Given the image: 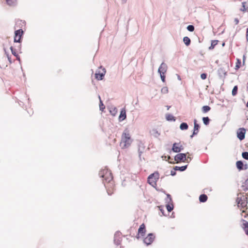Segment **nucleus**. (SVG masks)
I'll list each match as a JSON object with an SVG mask.
<instances>
[{"label": "nucleus", "instance_id": "obj_1", "mask_svg": "<svg viewBox=\"0 0 248 248\" xmlns=\"http://www.w3.org/2000/svg\"><path fill=\"white\" fill-rule=\"evenodd\" d=\"M99 175L100 177L103 179V183L106 188H108L109 186H113V177L109 170L107 169H103L99 171ZM107 191L108 195H112V192H111L108 188L107 189Z\"/></svg>", "mask_w": 248, "mask_h": 248}, {"label": "nucleus", "instance_id": "obj_2", "mask_svg": "<svg viewBox=\"0 0 248 248\" xmlns=\"http://www.w3.org/2000/svg\"><path fill=\"white\" fill-rule=\"evenodd\" d=\"M159 173L157 171H155V172L149 175L147 179V181L149 184H150L153 187L155 188L157 190H158L156 187V182L159 179Z\"/></svg>", "mask_w": 248, "mask_h": 248}, {"label": "nucleus", "instance_id": "obj_3", "mask_svg": "<svg viewBox=\"0 0 248 248\" xmlns=\"http://www.w3.org/2000/svg\"><path fill=\"white\" fill-rule=\"evenodd\" d=\"M187 153H179L177 155H176L174 156V160L176 162V163H178L179 162H186L187 163H189L188 160L186 159V155Z\"/></svg>", "mask_w": 248, "mask_h": 248}, {"label": "nucleus", "instance_id": "obj_4", "mask_svg": "<svg viewBox=\"0 0 248 248\" xmlns=\"http://www.w3.org/2000/svg\"><path fill=\"white\" fill-rule=\"evenodd\" d=\"M166 196L167 197L165 199L166 207L168 212H170L174 208L172 200L170 194H167Z\"/></svg>", "mask_w": 248, "mask_h": 248}, {"label": "nucleus", "instance_id": "obj_5", "mask_svg": "<svg viewBox=\"0 0 248 248\" xmlns=\"http://www.w3.org/2000/svg\"><path fill=\"white\" fill-rule=\"evenodd\" d=\"M23 34L24 31L21 29L15 31L14 42L20 43L22 42Z\"/></svg>", "mask_w": 248, "mask_h": 248}, {"label": "nucleus", "instance_id": "obj_6", "mask_svg": "<svg viewBox=\"0 0 248 248\" xmlns=\"http://www.w3.org/2000/svg\"><path fill=\"white\" fill-rule=\"evenodd\" d=\"M184 149V147L180 142H174L172 144L171 149L170 151V153L171 151L174 153H179L183 151Z\"/></svg>", "mask_w": 248, "mask_h": 248}, {"label": "nucleus", "instance_id": "obj_7", "mask_svg": "<svg viewBox=\"0 0 248 248\" xmlns=\"http://www.w3.org/2000/svg\"><path fill=\"white\" fill-rule=\"evenodd\" d=\"M246 129L244 127L239 128L236 131L237 138L242 141L245 138Z\"/></svg>", "mask_w": 248, "mask_h": 248}, {"label": "nucleus", "instance_id": "obj_8", "mask_svg": "<svg viewBox=\"0 0 248 248\" xmlns=\"http://www.w3.org/2000/svg\"><path fill=\"white\" fill-rule=\"evenodd\" d=\"M155 238V235L153 233H149L147 236L143 239V243L147 246L151 245Z\"/></svg>", "mask_w": 248, "mask_h": 248}, {"label": "nucleus", "instance_id": "obj_9", "mask_svg": "<svg viewBox=\"0 0 248 248\" xmlns=\"http://www.w3.org/2000/svg\"><path fill=\"white\" fill-rule=\"evenodd\" d=\"M122 241V233L119 232L117 231L116 232L114 235V243L117 245H120L121 243V242Z\"/></svg>", "mask_w": 248, "mask_h": 248}, {"label": "nucleus", "instance_id": "obj_10", "mask_svg": "<svg viewBox=\"0 0 248 248\" xmlns=\"http://www.w3.org/2000/svg\"><path fill=\"white\" fill-rule=\"evenodd\" d=\"M122 140L124 143V146L130 145L131 144L130 136L129 133H124L122 135Z\"/></svg>", "mask_w": 248, "mask_h": 248}, {"label": "nucleus", "instance_id": "obj_11", "mask_svg": "<svg viewBox=\"0 0 248 248\" xmlns=\"http://www.w3.org/2000/svg\"><path fill=\"white\" fill-rule=\"evenodd\" d=\"M146 232V227L144 223H142L140 226V227L138 229V233L136 236V238L139 239L140 238V234L143 236L145 235Z\"/></svg>", "mask_w": 248, "mask_h": 248}, {"label": "nucleus", "instance_id": "obj_12", "mask_svg": "<svg viewBox=\"0 0 248 248\" xmlns=\"http://www.w3.org/2000/svg\"><path fill=\"white\" fill-rule=\"evenodd\" d=\"M227 71L223 67H220L217 70V75L220 79L224 80L227 76Z\"/></svg>", "mask_w": 248, "mask_h": 248}, {"label": "nucleus", "instance_id": "obj_13", "mask_svg": "<svg viewBox=\"0 0 248 248\" xmlns=\"http://www.w3.org/2000/svg\"><path fill=\"white\" fill-rule=\"evenodd\" d=\"M106 72V70L105 68L102 69V72L99 71H96L95 74V78L98 80H102L104 78Z\"/></svg>", "mask_w": 248, "mask_h": 248}, {"label": "nucleus", "instance_id": "obj_14", "mask_svg": "<svg viewBox=\"0 0 248 248\" xmlns=\"http://www.w3.org/2000/svg\"><path fill=\"white\" fill-rule=\"evenodd\" d=\"M145 148L144 143L141 141H140L138 143V153L139 156L140 160L141 155L144 152Z\"/></svg>", "mask_w": 248, "mask_h": 248}, {"label": "nucleus", "instance_id": "obj_15", "mask_svg": "<svg viewBox=\"0 0 248 248\" xmlns=\"http://www.w3.org/2000/svg\"><path fill=\"white\" fill-rule=\"evenodd\" d=\"M167 70V65L165 63L163 62L158 68V73L159 74H161L162 72H163V74H165Z\"/></svg>", "mask_w": 248, "mask_h": 248}, {"label": "nucleus", "instance_id": "obj_16", "mask_svg": "<svg viewBox=\"0 0 248 248\" xmlns=\"http://www.w3.org/2000/svg\"><path fill=\"white\" fill-rule=\"evenodd\" d=\"M126 118V110L124 108L121 109L119 116V121L122 122Z\"/></svg>", "mask_w": 248, "mask_h": 248}, {"label": "nucleus", "instance_id": "obj_17", "mask_svg": "<svg viewBox=\"0 0 248 248\" xmlns=\"http://www.w3.org/2000/svg\"><path fill=\"white\" fill-rule=\"evenodd\" d=\"M194 128L193 132H194V135H197L199 131V129L200 128V125L197 123V121L196 119H194Z\"/></svg>", "mask_w": 248, "mask_h": 248}, {"label": "nucleus", "instance_id": "obj_18", "mask_svg": "<svg viewBox=\"0 0 248 248\" xmlns=\"http://www.w3.org/2000/svg\"><path fill=\"white\" fill-rule=\"evenodd\" d=\"M187 167H188V165H186L180 166V167L176 166L173 167V170H175L180 171L182 172V171H184L185 170H186V169L187 168Z\"/></svg>", "mask_w": 248, "mask_h": 248}, {"label": "nucleus", "instance_id": "obj_19", "mask_svg": "<svg viewBox=\"0 0 248 248\" xmlns=\"http://www.w3.org/2000/svg\"><path fill=\"white\" fill-rule=\"evenodd\" d=\"M236 166L237 169L239 170H243L244 162L242 160L237 161L236 162Z\"/></svg>", "mask_w": 248, "mask_h": 248}, {"label": "nucleus", "instance_id": "obj_20", "mask_svg": "<svg viewBox=\"0 0 248 248\" xmlns=\"http://www.w3.org/2000/svg\"><path fill=\"white\" fill-rule=\"evenodd\" d=\"M10 49L11 51L12 54L16 57V60H18L19 62L20 63L21 60L20 57L16 52V50L14 48L13 46H11Z\"/></svg>", "mask_w": 248, "mask_h": 248}, {"label": "nucleus", "instance_id": "obj_21", "mask_svg": "<svg viewBox=\"0 0 248 248\" xmlns=\"http://www.w3.org/2000/svg\"><path fill=\"white\" fill-rule=\"evenodd\" d=\"M208 199L207 196L204 194H201L199 196V201L201 202H205Z\"/></svg>", "mask_w": 248, "mask_h": 248}, {"label": "nucleus", "instance_id": "obj_22", "mask_svg": "<svg viewBox=\"0 0 248 248\" xmlns=\"http://www.w3.org/2000/svg\"><path fill=\"white\" fill-rule=\"evenodd\" d=\"M166 119L168 121H175L176 119L172 114H168L166 115Z\"/></svg>", "mask_w": 248, "mask_h": 248}, {"label": "nucleus", "instance_id": "obj_23", "mask_svg": "<svg viewBox=\"0 0 248 248\" xmlns=\"http://www.w3.org/2000/svg\"><path fill=\"white\" fill-rule=\"evenodd\" d=\"M188 125L186 123L183 122L180 125V129L181 130H186L188 129Z\"/></svg>", "mask_w": 248, "mask_h": 248}, {"label": "nucleus", "instance_id": "obj_24", "mask_svg": "<svg viewBox=\"0 0 248 248\" xmlns=\"http://www.w3.org/2000/svg\"><path fill=\"white\" fill-rule=\"evenodd\" d=\"M183 42L187 46H189L191 43L190 39L187 36H185L183 38Z\"/></svg>", "mask_w": 248, "mask_h": 248}, {"label": "nucleus", "instance_id": "obj_25", "mask_svg": "<svg viewBox=\"0 0 248 248\" xmlns=\"http://www.w3.org/2000/svg\"><path fill=\"white\" fill-rule=\"evenodd\" d=\"M151 134L152 136L156 138L160 135V133H159L156 129H152L151 131Z\"/></svg>", "mask_w": 248, "mask_h": 248}, {"label": "nucleus", "instance_id": "obj_26", "mask_svg": "<svg viewBox=\"0 0 248 248\" xmlns=\"http://www.w3.org/2000/svg\"><path fill=\"white\" fill-rule=\"evenodd\" d=\"M7 4L10 6H14L16 4L17 0H6Z\"/></svg>", "mask_w": 248, "mask_h": 248}, {"label": "nucleus", "instance_id": "obj_27", "mask_svg": "<svg viewBox=\"0 0 248 248\" xmlns=\"http://www.w3.org/2000/svg\"><path fill=\"white\" fill-rule=\"evenodd\" d=\"M218 41L217 40H212L211 41V46L209 47V49L211 50L214 49L215 46L217 44Z\"/></svg>", "mask_w": 248, "mask_h": 248}, {"label": "nucleus", "instance_id": "obj_28", "mask_svg": "<svg viewBox=\"0 0 248 248\" xmlns=\"http://www.w3.org/2000/svg\"><path fill=\"white\" fill-rule=\"evenodd\" d=\"M245 223H243V229L245 233L248 235V222L244 220Z\"/></svg>", "mask_w": 248, "mask_h": 248}, {"label": "nucleus", "instance_id": "obj_29", "mask_svg": "<svg viewBox=\"0 0 248 248\" xmlns=\"http://www.w3.org/2000/svg\"><path fill=\"white\" fill-rule=\"evenodd\" d=\"M203 124L205 125H207L209 124L210 119L208 117H203L202 119Z\"/></svg>", "mask_w": 248, "mask_h": 248}, {"label": "nucleus", "instance_id": "obj_30", "mask_svg": "<svg viewBox=\"0 0 248 248\" xmlns=\"http://www.w3.org/2000/svg\"><path fill=\"white\" fill-rule=\"evenodd\" d=\"M238 92V86L237 85H235L233 87L232 91V94L233 96H234L236 95Z\"/></svg>", "mask_w": 248, "mask_h": 248}, {"label": "nucleus", "instance_id": "obj_31", "mask_svg": "<svg viewBox=\"0 0 248 248\" xmlns=\"http://www.w3.org/2000/svg\"><path fill=\"white\" fill-rule=\"evenodd\" d=\"M202 111L203 113H207V112L210 111V110L211 109V108L209 106L205 105V106H203L202 107Z\"/></svg>", "mask_w": 248, "mask_h": 248}, {"label": "nucleus", "instance_id": "obj_32", "mask_svg": "<svg viewBox=\"0 0 248 248\" xmlns=\"http://www.w3.org/2000/svg\"><path fill=\"white\" fill-rule=\"evenodd\" d=\"M236 202L238 204H240L242 205V206H244L245 205V202H242L241 197H237L236 199Z\"/></svg>", "mask_w": 248, "mask_h": 248}, {"label": "nucleus", "instance_id": "obj_33", "mask_svg": "<svg viewBox=\"0 0 248 248\" xmlns=\"http://www.w3.org/2000/svg\"><path fill=\"white\" fill-rule=\"evenodd\" d=\"M99 100H100V102H99V108H100V110H101V111H103L104 109L105 108V107L104 105L103 104V102L101 100V98H100V96L99 95Z\"/></svg>", "mask_w": 248, "mask_h": 248}, {"label": "nucleus", "instance_id": "obj_34", "mask_svg": "<svg viewBox=\"0 0 248 248\" xmlns=\"http://www.w3.org/2000/svg\"><path fill=\"white\" fill-rule=\"evenodd\" d=\"M241 60H240L239 59H237V62H236L235 67V70H238L239 68H240V67L241 66Z\"/></svg>", "mask_w": 248, "mask_h": 248}, {"label": "nucleus", "instance_id": "obj_35", "mask_svg": "<svg viewBox=\"0 0 248 248\" xmlns=\"http://www.w3.org/2000/svg\"><path fill=\"white\" fill-rule=\"evenodd\" d=\"M186 29L187 30V31H190V32H192L194 31V29H195V27L193 25H189L187 26L186 27Z\"/></svg>", "mask_w": 248, "mask_h": 248}, {"label": "nucleus", "instance_id": "obj_36", "mask_svg": "<svg viewBox=\"0 0 248 248\" xmlns=\"http://www.w3.org/2000/svg\"><path fill=\"white\" fill-rule=\"evenodd\" d=\"M242 156L244 159L248 160V152H242Z\"/></svg>", "mask_w": 248, "mask_h": 248}, {"label": "nucleus", "instance_id": "obj_37", "mask_svg": "<svg viewBox=\"0 0 248 248\" xmlns=\"http://www.w3.org/2000/svg\"><path fill=\"white\" fill-rule=\"evenodd\" d=\"M109 111L112 115L115 116L117 112V108H114L112 110H110Z\"/></svg>", "mask_w": 248, "mask_h": 248}, {"label": "nucleus", "instance_id": "obj_38", "mask_svg": "<svg viewBox=\"0 0 248 248\" xmlns=\"http://www.w3.org/2000/svg\"><path fill=\"white\" fill-rule=\"evenodd\" d=\"M242 4V7L240 9V10L243 12L246 11L248 8L246 7V6H245L246 2H243Z\"/></svg>", "mask_w": 248, "mask_h": 248}, {"label": "nucleus", "instance_id": "obj_39", "mask_svg": "<svg viewBox=\"0 0 248 248\" xmlns=\"http://www.w3.org/2000/svg\"><path fill=\"white\" fill-rule=\"evenodd\" d=\"M161 91L163 93H167L168 92V89L167 87H164L161 89Z\"/></svg>", "mask_w": 248, "mask_h": 248}, {"label": "nucleus", "instance_id": "obj_40", "mask_svg": "<svg viewBox=\"0 0 248 248\" xmlns=\"http://www.w3.org/2000/svg\"><path fill=\"white\" fill-rule=\"evenodd\" d=\"M160 78H161L162 81L163 82H165V78H166L165 74H163V73L162 72V74H160Z\"/></svg>", "mask_w": 248, "mask_h": 248}, {"label": "nucleus", "instance_id": "obj_41", "mask_svg": "<svg viewBox=\"0 0 248 248\" xmlns=\"http://www.w3.org/2000/svg\"><path fill=\"white\" fill-rule=\"evenodd\" d=\"M244 184H245V187L244 188V190H248V178L245 180Z\"/></svg>", "mask_w": 248, "mask_h": 248}, {"label": "nucleus", "instance_id": "obj_42", "mask_svg": "<svg viewBox=\"0 0 248 248\" xmlns=\"http://www.w3.org/2000/svg\"><path fill=\"white\" fill-rule=\"evenodd\" d=\"M207 75L206 73H202L201 75V78L202 79H205L207 78Z\"/></svg>", "mask_w": 248, "mask_h": 248}, {"label": "nucleus", "instance_id": "obj_43", "mask_svg": "<svg viewBox=\"0 0 248 248\" xmlns=\"http://www.w3.org/2000/svg\"><path fill=\"white\" fill-rule=\"evenodd\" d=\"M176 170H171L170 171V175L172 176L176 175Z\"/></svg>", "mask_w": 248, "mask_h": 248}, {"label": "nucleus", "instance_id": "obj_44", "mask_svg": "<svg viewBox=\"0 0 248 248\" xmlns=\"http://www.w3.org/2000/svg\"><path fill=\"white\" fill-rule=\"evenodd\" d=\"M7 57L8 60L10 63H12V61L11 57L9 56V54L7 55Z\"/></svg>", "mask_w": 248, "mask_h": 248}, {"label": "nucleus", "instance_id": "obj_45", "mask_svg": "<svg viewBox=\"0 0 248 248\" xmlns=\"http://www.w3.org/2000/svg\"><path fill=\"white\" fill-rule=\"evenodd\" d=\"M248 169V165L246 163L245 164H244V166H243V170H246Z\"/></svg>", "mask_w": 248, "mask_h": 248}, {"label": "nucleus", "instance_id": "obj_46", "mask_svg": "<svg viewBox=\"0 0 248 248\" xmlns=\"http://www.w3.org/2000/svg\"><path fill=\"white\" fill-rule=\"evenodd\" d=\"M246 38L247 41L248 42V28L247 29V30H246Z\"/></svg>", "mask_w": 248, "mask_h": 248}, {"label": "nucleus", "instance_id": "obj_47", "mask_svg": "<svg viewBox=\"0 0 248 248\" xmlns=\"http://www.w3.org/2000/svg\"><path fill=\"white\" fill-rule=\"evenodd\" d=\"M234 22H235V24H236V25L238 24V23H239V20H238V18H235V19H234Z\"/></svg>", "mask_w": 248, "mask_h": 248}, {"label": "nucleus", "instance_id": "obj_48", "mask_svg": "<svg viewBox=\"0 0 248 248\" xmlns=\"http://www.w3.org/2000/svg\"><path fill=\"white\" fill-rule=\"evenodd\" d=\"M186 159H187V160H188L189 163L190 161L192 160V157H191L189 156H188L187 157L186 156Z\"/></svg>", "mask_w": 248, "mask_h": 248}, {"label": "nucleus", "instance_id": "obj_49", "mask_svg": "<svg viewBox=\"0 0 248 248\" xmlns=\"http://www.w3.org/2000/svg\"><path fill=\"white\" fill-rule=\"evenodd\" d=\"M245 59H246V56H245V55H243V64H244V63H245Z\"/></svg>", "mask_w": 248, "mask_h": 248}, {"label": "nucleus", "instance_id": "obj_50", "mask_svg": "<svg viewBox=\"0 0 248 248\" xmlns=\"http://www.w3.org/2000/svg\"><path fill=\"white\" fill-rule=\"evenodd\" d=\"M177 76L178 79L179 80H181V78L180 76L179 75H178V74H177Z\"/></svg>", "mask_w": 248, "mask_h": 248}, {"label": "nucleus", "instance_id": "obj_51", "mask_svg": "<svg viewBox=\"0 0 248 248\" xmlns=\"http://www.w3.org/2000/svg\"><path fill=\"white\" fill-rule=\"evenodd\" d=\"M167 157V156H165V155H163L162 156V158H163V159H165V160L166 159Z\"/></svg>", "mask_w": 248, "mask_h": 248}, {"label": "nucleus", "instance_id": "obj_52", "mask_svg": "<svg viewBox=\"0 0 248 248\" xmlns=\"http://www.w3.org/2000/svg\"><path fill=\"white\" fill-rule=\"evenodd\" d=\"M160 210L161 212V213H162V214L164 215V210L163 209H160Z\"/></svg>", "mask_w": 248, "mask_h": 248}, {"label": "nucleus", "instance_id": "obj_53", "mask_svg": "<svg viewBox=\"0 0 248 248\" xmlns=\"http://www.w3.org/2000/svg\"><path fill=\"white\" fill-rule=\"evenodd\" d=\"M196 135H194V132L192 133V134L190 135V138H192L194 136H196Z\"/></svg>", "mask_w": 248, "mask_h": 248}, {"label": "nucleus", "instance_id": "obj_54", "mask_svg": "<svg viewBox=\"0 0 248 248\" xmlns=\"http://www.w3.org/2000/svg\"><path fill=\"white\" fill-rule=\"evenodd\" d=\"M126 1H127V0H122V2L123 3H126Z\"/></svg>", "mask_w": 248, "mask_h": 248}, {"label": "nucleus", "instance_id": "obj_55", "mask_svg": "<svg viewBox=\"0 0 248 248\" xmlns=\"http://www.w3.org/2000/svg\"><path fill=\"white\" fill-rule=\"evenodd\" d=\"M4 50L5 53V54H6V55H7V54H9L8 53H7V51H6V49H5V48H4Z\"/></svg>", "mask_w": 248, "mask_h": 248}, {"label": "nucleus", "instance_id": "obj_56", "mask_svg": "<svg viewBox=\"0 0 248 248\" xmlns=\"http://www.w3.org/2000/svg\"><path fill=\"white\" fill-rule=\"evenodd\" d=\"M167 108V110H169L170 109V106H166Z\"/></svg>", "mask_w": 248, "mask_h": 248}, {"label": "nucleus", "instance_id": "obj_57", "mask_svg": "<svg viewBox=\"0 0 248 248\" xmlns=\"http://www.w3.org/2000/svg\"><path fill=\"white\" fill-rule=\"evenodd\" d=\"M167 158L168 159H171V157L170 156H169V155H168Z\"/></svg>", "mask_w": 248, "mask_h": 248}, {"label": "nucleus", "instance_id": "obj_58", "mask_svg": "<svg viewBox=\"0 0 248 248\" xmlns=\"http://www.w3.org/2000/svg\"><path fill=\"white\" fill-rule=\"evenodd\" d=\"M225 45V42H223L222 44V46H224Z\"/></svg>", "mask_w": 248, "mask_h": 248}, {"label": "nucleus", "instance_id": "obj_59", "mask_svg": "<svg viewBox=\"0 0 248 248\" xmlns=\"http://www.w3.org/2000/svg\"><path fill=\"white\" fill-rule=\"evenodd\" d=\"M246 107H247V108H248V102H247V104H246Z\"/></svg>", "mask_w": 248, "mask_h": 248}]
</instances>
